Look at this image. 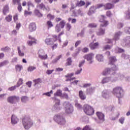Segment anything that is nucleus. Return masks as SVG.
<instances>
[{"label":"nucleus","mask_w":130,"mask_h":130,"mask_svg":"<svg viewBox=\"0 0 130 130\" xmlns=\"http://www.w3.org/2000/svg\"><path fill=\"white\" fill-rule=\"evenodd\" d=\"M1 51H4V52H9L11 50V48L8 46L3 47L1 49Z\"/></svg>","instance_id":"obj_32"},{"label":"nucleus","mask_w":130,"mask_h":130,"mask_svg":"<svg viewBox=\"0 0 130 130\" xmlns=\"http://www.w3.org/2000/svg\"><path fill=\"white\" fill-rule=\"evenodd\" d=\"M63 34H64V32L62 31L61 32L58 36L57 39L59 41V42H61V38H60V36H61V35H63Z\"/></svg>","instance_id":"obj_50"},{"label":"nucleus","mask_w":130,"mask_h":130,"mask_svg":"<svg viewBox=\"0 0 130 130\" xmlns=\"http://www.w3.org/2000/svg\"><path fill=\"white\" fill-rule=\"evenodd\" d=\"M53 39L52 38H49V39H46L45 40V43L46 44H47V45H52L53 44Z\"/></svg>","instance_id":"obj_24"},{"label":"nucleus","mask_w":130,"mask_h":130,"mask_svg":"<svg viewBox=\"0 0 130 130\" xmlns=\"http://www.w3.org/2000/svg\"><path fill=\"white\" fill-rule=\"evenodd\" d=\"M53 119L58 124H60V125H63V124H66V119L59 114L55 115L54 116Z\"/></svg>","instance_id":"obj_5"},{"label":"nucleus","mask_w":130,"mask_h":130,"mask_svg":"<svg viewBox=\"0 0 130 130\" xmlns=\"http://www.w3.org/2000/svg\"><path fill=\"white\" fill-rule=\"evenodd\" d=\"M66 25V22L64 20H62L60 21L59 24H57L55 27L56 32L58 33L60 31H61V29H63L64 28V26Z\"/></svg>","instance_id":"obj_12"},{"label":"nucleus","mask_w":130,"mask_h":130,"mask_svg":"<svg viewBox=\"0 0 130 130\" xmlns=\"http://www.w3.org/2000/svg\"><path fill=\"white\" fill-rule=\"evenodd\" d=\"M47 18H49L50 20H53L54 19V16L51 15L50 14H49L47 16Z\"/></svg>","instance_id":"obj_64"},{"label":"nucleus","mask_w":130,"mask_h":130,"mask_svg":"<svg viewBox=\"0 0 130 130\" xmlns=\"http://www.w3.org/2000/svg\"><path fill=\"white\" fill-rule=\"evenodd\" d=\"M61 57H62V55H59L56 58L52 60V63H56L57 61H58V60H59L60 58H61Z\"/></svg>","instance_id":"obj_35"},{"label":"nucleus","mask_w":130,"mask_h":130,"mask_svg":"<svg viewBox=\"0 0 130 130\" xmlns=\"http://www.w3.org/2000/svg\"><path fill=\"white\" fill-rule=\"evenodd\" d=\"M9 5H6L4 7L3 12L4 15H7V13H9Z\"/></svg>","instance_id":"obj_30"},{"label":"nucleus","mask_w":130,"mask_h":130,"mask_svg":"<svg viewBox=\"0 0 130 130\" xmlns=\"http://www.w3.org/2000/svg\"><path fill=\"white\" fill-rule=\"evenodd\" d=\"M34 14L36 15L37 17H38V18H41V17H43V14H41V13L38 9L35 10Z\"/></svg>","instance_id":"obj_25"},{"label":"nucleus","mask_w":130,"mask_h":130,"mask_svg":"<svg viewBox=\"0 0 130 130\" xmlns=\"http://www.w3.org/2000/svg\"><path fill=\"white\" fill-rule=\"evenodd\" d=\"M23 79L22 78H19L17 83V84H16V86L18 88H19V87H20V86H21V85H23Z\"/></svg>","instance_id":"obj_37"},{"label":"nucleus","mask_w":130,"mask_h":130,"mask_svg":"<svg viewBox=\"0 0 130 130\" xmlns=\"http://www.w3.org/2000/svg\"><path fill=\"white\" fill-rule=\"evenodd\" d=\"M16 70L17 72H21V70H22V69H23V66H22L20 64H17L16 66Z\"/></svg>","instance_id":"obj_40"},{"label":"nucleus","mask_w":130,"mask_h":130,"mask_svg":"<svg viewBox=\"0 0 130 130\" xmlns=\"http://www.w3.org/2000/svg\"><path fill=\"white\" fill-rule=\"evenodd\" d=\"M19 100H20V97L15 95L9 96L7 99L8 102L11 104H16L19 102Z\"/></svg>","instance_id":"obj_7"},{"label":"nucleus","mask_w":130,"mask_h":130,"mask_svg":"<svg viewBox=\"0 0 130 130\" xmlns=\"http://www.w3.org/2000/svg\"><path fill=\"white\" fill-rule=\"evenodd\" d=\"M25 89H26V87L25 85H23L22 86H21L20 88V93H24V92H26Z\"/></svg>","instance_id":"obj_47"},{"label":"nucleus","mask_w":130,"mask_h":130,"mask_svg":"<svg viewBox=\"0 0 130 130\" xmlns=\"http://www.w3.org/2000/svg\"><path fill=\"white\" fill-rule=\"evenodd\" d=\"M53 100H54V102H55V104L52 107V110L53 111H56V112H57V111H58L59 110H60V106L59 105L60 101L57 99L56 97H54L53 98Z\"/></svg>","instance_id":"obj_8"},{"label":"nucleus","mask_w":130,"mask_h":130,"mask_svg":"<svg viewBox=\"0 0 130 130\" xmlns=\"http://www.w3.org/2000/svg\"><path fill=\"white\" fill-rule=\"evenodd\" d=\"M106 17L104 15H101V18L100 19V22L102 23L101 24V27H106L108 25V21L105 20Z\"/></svg>","instance_id":"obj_14"},{"label":"nucleus","mask_w":130,"mask_h":130,"mask_svg":"<svg viewBox=\"0 0 130 130\" xmlns=\"http://www.w3.org/2000/svg\"><path fill=\"white\" fill-rule=\"evenodd\" d=\"M103 27L106 26H101V25L100 26V28L99 29V32H97V35L99 36H101L105 34V28H103Z\"/></svg>","instance_id":"obj_19"},{"label":"nucleus","mask_w":130,"mask_h":130,"mask_svg":"<svg viewBox=\"0 0 130 130\" xmlns=\"http://www.w3.org/2000/svg\"><path fill=\"white\" fill-rule=\"evenodd\" d=\"M28 38L31 40V41H27V44L29 46H32L33 44H37V43L36 42V39H35V38L32 37L31 36H29Z\"/></svg>","instance_id":"obj_17"},{"label":"nucleus","mask_w":130,"mask_h":130,"mask_svg":"<svg viewBox=\"0 0 130 130\" xmlns=\"http://www.w3.org/2000/svg\"><path fill=\"white\" fill-rule=\"evenodd\" d=\"M63 106L64 108L65 112L66 113H72L74 111V107L73 105L69 102H65L63 104Z\"/></svg>","instance_id":"obj_6"},{"label":"nucleus","mask_w":130,"mask_h":130,"mask_svg":"<svg viewBox=\"0 0 130 130\" xmlns=\"http://www.w3.org/2000/svg\"><path fill=\"white\" fill-rule=\"evenodd\" d=\"M95 58L96 59V60L99 62H102L104 60L103 55H102V54L96 55L95 56Z\"/></svg>","instance_id":"obj_23"},{"label":"nucleus","mask_w":130,"mask_h":130,"mask_svg":"<svg viewBox=\"0 0 130 130\" xmlns=\"http://www.w3.org/2000/svg\"><path fill=\"white\" fill-rule=\"evenodd\" d=\"M113 93L118 99L122 98L124 95L123 89L120 87H117L113 89Z\"/></svg>","instance_id":"obj_3"},{"label":"nucleus","mask_w":130,"mask_h":130,"mask_svg":"<svg viewBox=\"0 0 130 130\" xmlns=\"http://www.w3.org/2000/svg\"><path fill=\"white\" fill-rule=\"evenodd\" d=\"M17 49L19 56H24V55H25V53L21 51V49H20V47H18Z\"/></svg>","instance_id":"obj_45"},{"label":"nucleus","mask_w":130,"mask_h":130,"mask_svg":"<svg viewBox=\"0 0 130 130\" xmlns=\"http://www.w3.org/2000/svg\"><path fill=\"white\" fill-rule=\"evenodd\" d=\"M47 24L49 28H51V27H53V24H52V22L51 21H48L47 22Z\"/></svg>","instance_id":"obj_52"},{"label":"nucleus","mask_w":130,"mask_h":130,"mask_svg":"<svg viewBox=\"0 0 130 130\" xmlns=\"http://www.w3.org/2000/svg\"><path fill=\"white\" fill-rule=\"evenodd\" d=\"M85 60H83L79 62V64L78 65L79 68H82V67H83V66H84V64H85Z\"/></svg>","instance_id":"obj_53"},{"label":"nucleus","mask_w":130,"mask_h":130,"mask_svg":"<svg viewBox=\"0 0 130 130\" xmlns=\"http://www.w3.org/2000/svg\"><path fill=\"white\" fill-rule=\"evenodd\" d=\"M22 124L25 129H29L33 126V121L28 116H24L22 120Z\"/></svg>","instance_id":"obj_2"},{"label":"nucleus","mask_w":130,"mask_h":130,"mask_svg":"<svg viewBox=\"0 0 130 130\" xmlns=\"http://www.w3.org/2000/svg\"><path fill=\"white\" fill-rule=\"evenodd\" d=\"M34 70H36V67L33 66H30L27 69L28 72H33Z\"/></svg>","instance_id":"obj_48"},{"label":"nucleus","mask_w":130,"mask_h":130,"mask_svg":"<svg viewBox=\"0 0 130 130\" xmlns=\"http://www.w3.org/2000/svg\"><path fill=\"white\" fill-rule=\"evenodd\" d=\"M114 67L115 68L114 69L106 68L103 72V76H107V75H113V76L115 77L114 78H117L118 79L119 78V79H120L121 80H123L124 78V75L116 73L115 72H116V71L118 70L117 67H116V66H114Z\"/></svg>","instance_id":"obj_1"},{"label":"nucleus","mask_w":130,"mask_h":130,"mask_svg":"<svg viewBox=\"0 0 130 130\" xmlns=\"http://www.w3.org/2000/svg\"><path fill=\"white\" fill-rule=\"evenodd\" d=\"M9 64V61L4 60V61L0 62V68L5 67V66H7V64Z\"/></svg>","instance_id":"obj_39"},{"label":"nucleus","mask_w":130,"mask_h":130,"mask_svg":"<svg viewBox=\"0 0 130 130\" xmlns=\"http://www.w3.org/2000/svg\"><path fill=\"white\" fill-rule=\"evenodd\" d=\"M52 93H53L52 90H51V91H49V92H46V93H44L43 94V95H46V96H48V97H50L51 94H52Z\"/></svg>","instance_id":"obj_51"},{"label":"nucleus","mask_w":130,"mask_h":130,"mask_svg":"<svg viewBox=\"0 0 130 130\" xmlns=\"http://www.w3.org/2000/svg\"><path fill=\"white\" fill-rule=\"evenodd\" d=\"M109 60H110V64H112L113 66V67H112V68L111 69H115V68L114 67V62H115V61H116V58L114 56L113 57H110L109 58Z\"/></svg>","instance_id":"obj_22"},{"label":"nucleus","mask_w":130,"mask_h":130,"mask_svg":"<svg viewBox=\"0 0 130 130\" xmlns=\"http://www.w3.org/2000/svg\"><path fill=\"white\" fill-rule=\"evenodd\" d=\"M95 92V87H90L86 90L87 95H93Z\"/></svg>","instance_id":"obj_20"},{"label":"nucleus","mask_w":130,"mask_h":130,"mask_svg":"<svg viewBox=\"0 0 130 130\" xmlns=\"http://www.w3.org/2000/svg\"><path fill=\"white\" fill-rule=\"evenodd\" d=\"M123 27V24L121 23H118L117 24L118 29H121Z\"/></svg>","instance_id":"obj_62"},{"label":"nucleus","mask_w":130,"mask_h":130,"mask_svg":"<svg viewBox=\"0 0 130 130\" xmlns=\"http://www.w3.org/2000/svg\"><path fill=\"white\" fill-rule=\"evenodd\" d=\"M61 95H62V91L60 89L57 90L54 94V96H61Z\"/></svg>","instance_id":"obj_38"},{"label":"nucleus","mask_w":130,"mask_h":130,"mask_svg":"<svg viewBox=\"0 0 130 130\" xmlns=\"http://www.w3.org/2000/svg\"><path fill=\"white\" fill-rule=\"evenodd\" d=\"M67 65L68 66H72V58H68L67 59Z\"/></svg>","instance_id":"obj_54"},{"label":"nucleus","mask_w":130,"mask_h":130,"mask_svg":"<svg viewBox=\"0 0 130 130\" xmlns=\"http://www.w3.org/2000/svg\"><path fill=\"white\" fill-rule=\"evenodd\" d=\"M72 28V25L70 23H67L66 25V29L67 30L70 31Z\"/></svg>","instance_id":"obj_60"},{"label":"nucleus","mask_w":130,"mask_h":130,"mask_svg":"<svg viewBox=\"0 0 130 130\" xmlns=\"http://www.w3.org/2000/svg\"><path fill=\"white\" fill-rule=\"evenodd\" d=\"M27 6L28 7H32V8H34L35 6H34V4H33V3H32V2H31V1H28L27 2Z\"/></svg>","instance_id":"obj_59"},{"label":"nucleus","mask_w":130,"mask_h":130,"mask_svg":"<svg viewBox=\"0 0 130 130\" xmlns=\"http://www.w3.org/2000/svg\"><path fill=\"white\" fill-rule=\"evenodd\" d=\"M119 115H120V113L119 112H117V114L116 115L115 117H112L110 118L111 120H116L119 117Z\"/></svg>","instance_id":"obj_42"},{"label":"nucleus","mask_w":130,"mask_h":130,"mask_svg":"<svg viewBox=\"0 0 130 130\" xmlns=\"http://www.w3.org/2000/svg\"><path fill=\"white\" fill-rule=\"evenodd\" d=\"M17 88H18L17 87V85H14L13 86L9 87L8 88V90L9 91H15V90H16V89H17Z\"/></svg>","instance_id":"obj_49"},{"label":"nucleus","mask_w":130,"mask_h":130,"mask_svg":"<svg viewBox=\"0 0 130 130\" xmlns=\"http://www.w3.org/2000/svg\"><path fill=\"white\" fill-rule=\"evenodd\" d=\"M34 82L35 83L34 86H36L37 85H38L39 83H42V80H41V79L40 78H38L37 79L34 80Z\"/></svg>","instance_id":"obj_36"},{"label":"nucleus","mask_w":130,"mask_h":130,"mask_svg":"<svg viewBox=\"0 0 130 130\" xmlns=\"http://www.w3.org/2000/svg\"><path fill=\"white\" fill-rule=\"evenodd\" d=\"M86 5V3L83 1H80L79 2L76 4V7H83V6H85Z\"/></svg>","instance_id":"obj_34"},{"label":"nucleus","mask_w":130,"mask_h":130,"mask_svg":"<svg viewBox=\"0 0 130 130\" xmlns=\"http://www.w3.org/2000/svg\"><path fill=\"white\" fill-rule=\"evenodd\" d=\"M39 57H40V58H41V59H46V58H47V55H42L40 54H39Z\"/></svg>","instance_id":"obj_55"},{"label":"nucleus","mask_w":130,"mask_h":130,"mask_svg":"<svg viewBox=\"0 0 130 130\" xmlns=\"http://www.w3.org/2000/svg\"><path fill=\"white\" fill-rule=\"evenodd\" d=\"M83 57L85 59H86L87 61H89V64H92L94 62L93 57H94V53H90L89 54L85 55Z\"/></svg>","instance_id":"obj_11"},{"label":"nucleus","mask_w":130,"mask_h":130,"mask_svg":"<svg viewBox=\"0 0 130 130\" xmlns=\"http://www.w3.org/2000/svg\"><path fill=\"white\" fill-rule=\"evenodd\" d=\"M95 7L94 6H91L90 9L89 10L88 12V16H91L92 14H94V13H95Z\"/></svg>","instance_id":"obj_28"},{"label":"nucleus","mask_w":130,"mask_h":130,"mask_svg":"<svg viewBox=\"0 0 130 130\" xmlns=\"http://www.w3.org/2000/svg\"><path fill=\"white\" fill-rule=\"evenodd\" d=\"M124 120H125V118L124 117H121L119 119V122L121 123V124H123V123H124Z\"/></svg>","instance_id":"obj_44"},{"label":"nucleus","mask_w":130,"mask_h":130,"mask_svg":"<svg viewBox=\"0 0 130 130\" xmlns=\"http://www.w3.org/2000/svg\"><path fill=\"white\" fill-rule=\"evenodd\" d=\"M82 52L84 53H87V52H89V48L85 47L82 49Z\"/></svg>","instance_id":"obj_61"},{"label":"nucleus","mask_w":130,"mask_h":130,"mask_svg":"<svg viewBox=\"0 0 130 130\" xmlns=\"http://www.w3.org/2000/svg\"><path fill=\"white\" fill-rule=\"evenodd\" d=\"M11 123L13 125L17 124L19 122V118L15 114H13L11 116Z\"/></svg>","instance_id":"obj_16"},{"label":"nucleus","mask_w":130,"mask_h":130,"mask_svg":"<svg viewBox=\"0 0 130 130\" xmlns=\"http://www.w3.org/2000/svg\"><path fill=\"white\" fill-rule=\"evenodd\" d=\"M30 32H34L37 29L36 24L35 22L30 23L28 27Z\"/></svg>","instance_id":"obj_18"},{"label":"nucleus","mask_w":130,"mask_h":130,"mask_svg":"<svg viewBox=\"0 0 130 130\" xmlns=\"http://www.w3.org/2000/svg\"><path fill=\"white\" fill-rule=\"evenodd\" d=\"M121 45L123 47H130V36L126 37L122 39Z\"/></svg>","instance_id":"obj_10"},{"label":"nucleus","mask_w":130,"mask_h":130,"mask_svg":"<svg viewBox=\"0 0 130 130\" xmlns=\"http://www.w3.org/2000/svg\"><path fill=\"white\" fill-rule=\"evenodd\" d=\"M121 57L124 58V59H128V55L125 54V53H122L121 55Z\"/></svg>","instance_id":"obj_57"},{"label":"nucleus","mask_w":130,"mask_h":130,"mask_svg":"<svg viewBox=\"0 0 130 130\" xmlns=\"http://www.w3.org/2000/svg\"><path fill=\"white\" fill-rule=\"evenodd\" d=\"M96 115L98 116V119L100 121V122H103V121L105 120V119L104 118V117H105V115L102 112H97Z\"/></svg>","instance_id":"obj_15"},{"label":"nucleus","mask_w":130,"mask_h":130,"mask_svg":"<svg viewBox=\"0 0 130 130\" xmlns=\"http://www.w3.org/2000/svg\"><path fill=\"white\" fill-rule=\"evenodd\" d=\"M113 8V4L107 3L105 5V10H110Z\"/></svg>","instance_id":"obj_33"},{"label":"nucleus","mask_w":130,"mask_h":130,"mask_svg":"<svg viewBox=\"0 0 130 130\" xmlns=\"http://www.w3.org/2000/svg\"><path fill=\"white\" fill-rule=\"evenodd\" d=\"M83 110L87 115H93L95 110L94 108L88 104H85L83 107Z\"/></svg>","instance_id":"obj_4"},{"label":"nucleus","mask_w":130,"mask_h":130,"mask_svg":"<svg viewBox=\"0 0 130 130\" xmlns=\"http://www.w3.org/2000/svg\"><path fill=\"white\" fill-rule=\"evenodd\" d=\"M98 45H99V44L98 42L95 43L93 44V43H91L89 44V47L92 49L94 50L95 49V48H97L98 47Z\"/></svg>","instance_id":"obj_27"},{"label":"nucleus","mask_w":130,"mask_h":130,"mask_svg":"<svg viewBox=\"0 0 130 130\" xmlns=\"http://www.w3.org/2000/svg\"><path fill=\"white\" fill-rule=\"evenodd\" d=\"M20 99L22 103H27L29 101V98L26 95L22 96Z\"/></svg>","instance_id":"obj_26"},{"label":"nucleus","mask_w":130,"mask_h":130,"mask_svg":"<svg viewBox=\"0 0 130 130\" xmlns=\"http://www.w3.org/2000/svg\"><path fill=\"white\" fill-rule=\"evenodd\" d=\"M5 19L7 22H11L12 21V16L11 15H9L8 16L6 17Z\"/></svg>","instance_id":"obj_56"},{"label":"nucleus","mask_w":130,"mask_h":130,"mask_svg":"<svg viewBox=\"0 0 130 130\" xmlns=\"http://www.w3.org/2000/svg\"><path fill=\"white\" fill-rule=\"evenodd\" d=\"M80 48H78V49H77L76 51L73 54V56H74V57H76V56H77L79 54V53H80Z\"/></svg>","instance_id":"obj_41"},{"label":"nucleus","mask_w":130,"mask_h":130,"mask_svg":"<svg viewBox=\"0 0 130 130\" xmlns=\"http://www.w3.org/2000/svg\"><path fill=\"white\" fill-rule=\"evenodd\" d=\"M126 19L130 20V8L128 9L127 13H126Z\"/></svg>","instance_id":"obj_46"},{"label":"nucleus","mask_w":130,"mask_h":130,"mask_svg":"<svg viewBox=\"0 0 130 130\" xmlns=\"http://www.w3.org/2000/svg\"><path fill=\"white\" fill-rule=\"evenodd\" d=\"M111 94V91L108 89H105L102 92V98H104L105 99H109Z\"/></svg>","instance_id":"obj_13"},{"label":"nucleus","mask_w":130,"mask_h":130,"mask_svg":"<svg viewBox=\"0 0 130 130\" xmlns=\"http://www.w3.org/2000/svg\"><path fill=\"white\" fill-rule=\"evenodd\" d=\"M86 31V28H83L80 33L77 34V37L83 38L85 36V31Z\"/></svg>","instance_id":"obj_29"},{"label":"nucleus","mask_w":130,"mask_h":130,"mask_svg":"<svg viewBox=\"0 0 130 130\" xmlns=\"http://www.w3.org/2000/svg\"><path fill=\"white\" fill-rule=\"evenodd\" d=\"M118 79L117 77L113 78L112 76H110L109 77H105L102 80V84H106V83H108L109 82H111L112 83H114L117 81Z\"/></svg>","instance_id":"obj_9"},{"label":"nucleus","mask_w":130,"mask_h":130,"mask_svg":"<svg viewBox=\"0 0 130 130\" xmlns=\"http://www.w3.org/2000/svg\"><path fill=\"white\" fill-rule=\"evenodd\" d=\"M80 98L81 100H85L86 99V95L84 94L83 91L80 90L79 92Z\"/></svg>","instance_id":"obj_31"},{"label":"nucleus","mask_w":130,"mask_h":130,"mask_svg":"<svg viewBox=\"0 0 130 130\" xmlns=\"http://www.w3.org/2000/svg\"><path fill=\"white\" fill-rule=\"evenodd\" d=\"M82 71H83V69L82 68H80V70H77V71L75 72V75H80L81 73L82 72Z\"/></svg>","instance_id":"obj_63"},{"label":"nucleus","mask_w":130,"mask_h":130,"mask_svg":"<svg viewBox=\"0 0 130 130\" xmlns=\"http://www.w3.org/2000/svg\"><path fill=\"white\" fill-rule=\"evenodd\" d=\"M121 35H122V31H118L117 32H116L114 36V40H115V41L119 40Z\"/></svg>","instance_id":"obj_21"},{"label":"nucleus","mask_w":130,"mask_h":130,"mask_svg":"<svg viewBox=\"0 0 130 130\" xmlns=\"http://www.w3.org/2000/svg\"><path fill=\"white\" fill-rule=\"evenodd\" d=\"M88 26L90 28H96V27H97V24L95 23H90L89 24Z\"/></svg>","instance_id":"obj_58"},{"label":"nucleus","mask_w":130,"mask_h":130,"mask_svg":"<svg viewBox=\"0 0 130 130\" xmlns=\"http://www.w3.org/2000/svg\"><path fill=\"white\" fill-rule=\"evenodd\" d=\"M124 31L126 34L130 35V27H125L124 28Z\"/></svg>","instance_id":"obj_43"}]
</instances>
